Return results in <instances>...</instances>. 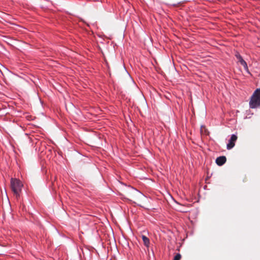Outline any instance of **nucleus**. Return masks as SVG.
<instances>
[{
  "label": "nucleus",
  "instance_id": "1",
  "mask_svg": "<svg viewBox=\"0 0 260 260\" xmlns=\"http://www.w3.org/2000/svg\"><path fill=\"white\" fill-rule=\"evenodd\" d=\"M260 106V88L256 89L252 96L249 102L250 108H256Z\"/></svg>",
  "mask_w": 260,
  "mask_h": 260
},
{
  "label": "nucleus",
  "instance_id": "7",
  "mask_svg": "<svg viewBox=\"0 0 260 260\" xmlns=\"http://www.w3.org/2000/svg\"><path fill=\"white\" fill-rule=\"evenodd\" d=\"M201 133L202 134H204L205 135H208L209 132L207 129L206 128L205 126H202L201 128Z\"/></svg>",
  "mask_w": 260,
  "mask_h": 260
},
{
  "label": "nucleus",
  "instance_id": "6",
  "mask_svg": "<svg viewBox=\"0 0 260 260\" xmlns=\"http://www.w3.org/2000/svg\"><path fill=\"white\" fill-rule=\"evenodd\" d=\"M142 240H143L144 245L148 247L149 243H150L149 239L146 236H145L144 235H143L142 236Z\"/></svg>",
  "mask_w": 260,
  "mask_h": 260
},
{
  "label": "nucleus",
  "instance_id": "8",
  "mask_svg": "<svg viewBox=\"0 0 260 260\" xmlns=\"http://www.w3.org/2000/svg\"><path fill=\"white\" fill-rule=\"evenodd\" d=\"M181 255L180 253H177L174 257L173 260H180Z\"/></svg>",
  "mask_w": 260,
  "mask_h": 260
},
{
  "label": "nucleus",
  "instance_id": "4",
  "mask_svg": "<svg viewBox=\"0 0 260 260\" xmlns=\"http://www.w3.org/2000/svg\"><path fill=\"white\" fill-rule=\"evenodd\" d=\"M236 56L241 64L244 67L245 69L247 70L248 67L247 63L246 61L242 58V56L239 53L236 54Z\"/></svg>",
  "mask_w": 260,
  "mask_h": 260
},
{
  "label": "nucleus",
  "instance_id": "3",
  "mask_svg": "<svg viewBox=\"0 0 260 260\" xmlns=\"http://www.w3.org/2000/svg\"><path fill=\"white\" fill-rule=\"evenodd\" d=\"M237 136L235 135H232L229 140V143L227 144V149H231L235 146V143L237 140Z\"/></svg>",
  "mask_w": 260,
  "mask_h": 260
},
{
  "label": "nucleus",
  "instance_id": "2",
  "mask_svg": "<svg viewBox=\"0 0 260 260\" xmlns=\"http://www.w3.org/2000/svg\"><path fill=\"white\" fill-rule=\"evenodd\" d=\"M23 185L21 182L16 178H11V187L16 197H19Z\"/></svg>",
  "mask_w": 260,
  "mask_h": 260
},
{
  "label": "nucleus",
  "instance_id": "5",
  "mask_svg": "<svg viewBox=\"0 0 260 260\" xmlns=\"http://www.w3.org/2000/svg\"><path fill=\"white\" fill-rule=\"evenodd\" d=\"M226 157L224 156H221L218 157L216 158V163L218 166H220L223 165L226 162Z\"/></svg>",
  "mask_w": 260,
  "mask_h": 260
}]
</instances>
